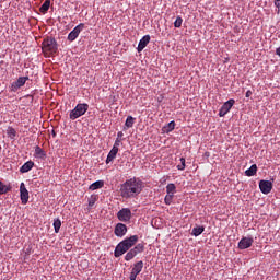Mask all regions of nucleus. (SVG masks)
Instances as JSON below:
<instances>
[{"label":"nucleus","mask_w":280,"mask_h":280,"mask_svg":"<svg viewBox=\"0 0 280 280\" xmlns=\"http://www.w3.org/2000/svg\"><path fill=\"white\" fill-rule=\"evenodd\" d=\"M139 242L138 235H131L130 237H127L122 240L115 248L114 257H121V255H126L135 244Z\"/></svg>","instance_id":"2"},{"label":"nucleus","mask_w":280,"mask_h":280,"mask_svg":"<svg viewBox=\"0 0 280 280\" xmlns=\"http://www.w3.org/2000/svg\"><path fill=\"white\" fill-rule=\"evenodd\" d=\"M234 105L235 100L233 98H230L228 102H225L219 110V117H224L225 115H228Z\"/></svg>","instance_id":"6"},{"label":"nucleus","mask_w":280,"mask_h":280,"mask_svg":"<svg viewBox=\"0 0 280 280\" xmlns=\"http://www.w3.org/2000/svg\"><path fill=\"white\" fill-rule=\"evenodd\" d=\"M97 202V196H91L89 198V207L92 208Z\"/></svg>","instance_id":"32"},{"label":"nucleus","mask_w":280,"mask_h":280,"mask_svg":"<svg viewBox=\"0 0 280 280\" xmlns=\"http://www.w3.org/2000/svg\"><path fill=\"white\" fill-rule=\"evenodd\" d=\"M0 151H1V145H0Z\"/></svg>","instance_id":"41"},{"label":"nucleus","mask_w":280,"mask_h":280,"mask_svg":"<svg viewBox=\"0 0 280 280\" xmlns=\"http://www.w3.org/2000/svg\"><path fill=\"white\" fill-rule=\"evenodd\" d=\"M126 128H132L135 126V117L128 116L125 121Z\"/></svg>","instance_id":"26"},{"label":"nucleus","mask_w":280,"mask_h":280,"mask_svg":"<svg viewBox=\"0 0 280 280\" xmlns=\"http://www.w3.org/2000/svg\"><path fill=\"white\" fill-rule=\"evenodd\" d=\"M143 180L139 177H132L127 179L124 184L120 186V196L121 198H125L126 200L130 198H137L139 194L143 191Z\"/></svg>","instance_id":"1"},{"label":"nucleus","mask_w":280,"mask_h":280,"mask_svg":"<svg viewBox=\"0 0 280 280\" xmlns=\"http://www.w3.org/2000/svg\"><path fill=\"white\" fill-rule=\"evenodd\" d=\"M8 191H12V186L3 184V182L0 180V196H3V194H8Z\"/></svg>","instance_id":"19"},{"label":"nucleus","mask_w":280,"mask_h":280,"mask_svg":"<svg viewBox=\"0 0 280 280\" xmlns=\"http://www.w3.org/2000/svg\"><path fill=\"white\" fill-rule=\"evenodd\" d=\"M119 152V150L117 149H113L109 151L107 159H106V164L108 165V163H113V161H115V159H117V153Z\"/></svg>","instance_id":"15"},{"label":"nucleus","mask_w":280,"mask_h":280,"mask_svg":"<svg viewBox=\"0 0 280 280\" xmlns=\"http://www.w3.org/2000/svg\"><path fill=\"white\" fill-rule=\"evenodd\" d=\"M172 200H174V195L166 194L164 198L165 205H172Z\"/></svg>","instance_id":"30"},{"label":"nucleus","mask_w":280,"mask_h":280,"mask_svg":"<svg viewBox=\"0 0 280 280\" xmlns=\"http://www.w3.org/2000/svg\"><path fill=\"white\" fill-rule=\"evenodd\" d=\"M60 226H62V221H60V219H56L54 221L55 233H60Z\"/></svg>","instance_id":"29"},{"label":"nucleus","mask_w":280,"mask_h":280,"mask_svg":"<svg viewBox=\"0 0 280 280\" xmlns=\"http://www.w3.org/2000/svg\"><path fill=\"white\" fill-rule=\"evenodd\" d=\"M276 55H277V56H280V47H278V48L276 49Z\"/></svg>","instance_id":"39"},{"label":"nucleus","mask_w":280,"mask_h":280,"mask_svg":"<svg viewBox=\"0 0 280 280\" xmlns=\"http://www.w3.org/2000/svg\"><path fill=\"white\" fill-rule=\"evenodd\" d=\"M174 128H176V122L172 120L171 122H168L166 126L163 127V130L164 132H172Z\"/></svg>","instance_id":"25"},{"label":"nucleus","mask_w":280,"mask_h":280,"mask_svg":"<svg viewBox=\"0 0 280 280\" xmlns=\"http://www.w3.org/2000/svg\"><path fill=\"white\" fill-rule=\"evenodd\" d=\"M278 3H280V1H278Z\"/></svg>","instance_id":"42"},{"label":"nucleus","mask_w":280,"mask_h":280,"mask_svg":"<svg viewBox=\"0 0 280 280\" xmlns=\"http://www.w3.org/2000/svg\"><path fill=\"white\" fill-rule=\"evenodd\" d=\"M253 242H255V240H253V237H243L238 242L240 250H246V248H250L253 246Z\"/></svg>","instance_id":"12"},{"label":"nucleus","mask_w":280,"mask_h":280,"mask_svg":"<svg viewBox=\"0 0 280 280\" xmlns=\"http://www.w3.org/2000/svg\"><path fill=\"white\" fill-rule=\"evenodd\" d=\"M280 0H273V3L276 5V8H278V13H279V10H280V3H279Z\"/></svg>","instance_id":"36"},{"label":"nucleus","mask_w":280,"mask_h":280,"mask_svg":"<svg viewBox=\"0 0 280 280\" xmlns=\"http://www.w3.org/2000/svg\"><path fill=\"white\" fill-rule=\"evenodd\" d=\"M133 250L139 255L145 250V245L143 243H139L133 247Z\"/></svg>","instance_id":"28"},{"label":"nucleus","mask_w":280,"mask_h":280,"mask_svg":"<svg viewBox=\"0 0 280 280\" xmlns=\"http://www.w3.org/2000/svg\"><path fill=\"white\" fill-rule=\"evenodd\" d=\"M50 5H51V0L44 1L42 7L39 8V12H42V14H45L46 12H49Z\"/></svg>","instance_id":"18"},{"label":"nucleus","mask_w":280,"mask_h":280,"mask_svg":"<svg viewBox=\"0 0 280 280\" xmlns=\"http://www.w3.org/2000/svg\"><path fill=\"white\" fill-rule=\"evenodd\" d=\"M7 135H8V137L10 139H15V137H16V129H14L13 127H8Z\"/></svg>","instance_id":"27"},{"label":"nucleus","mask_w":280,"mask_h":280,"mask_svg":"<svg viewBox=\"0 0 280 280\" xmlns=\"http://www.w3.org/2000/svg\"><path fill=\"white\" fill-rule=\"evenodd\" d=\"M150 43V35H144L139 44H138V51L141 52V50L144 48V47H148V44Z\"/></svg>","instance_id":"13"},{"label":"nucleus","mask_w":280,"mask_h":280,"mask_svg":"<svg viewBox=\"0 0 280 280\" xmlns=\"http://www.w3.org/2000/svg\"><path fill=\"white\" fill-rule=\"evenodd\" d=\"M88 110H89V104H86V103H79L70 112L69 117H70V119L72 121H75V119H79V117H82L83 115H86Z\"/></svg>","instance_id":"4"},{"label":"nucleus","mask_w":280,"mask_h":280,"mask_svg":"<svg viewBox=\"0 0 280 280\" xmlns=\"http://www.w3.org/2000/svg\"><path fill=\"white\" fill-rule=\"evenodd\" d=\"M119 222H130L132 220V211L130 208H122L117 212Z\"/></svg>","instance_id":"5"},{"label":"nucleus","mask_w":280,"mask_h":280,"mask_svg":"<svg viewBox=\"0 0 280 280\" xmlns=\"http://www.w3.org/2000/svg\"><path fill=\"white\" fill-rule=\"evenodd\" d=\"M259 189L261 194L268 195L272 191V182L261 179L259 182Z\"/></svg>","instance_id":"10"},{"label":"nucleus","mask_w":280,"mask_h":280,"mask_svg":"<svg viewBox=\"0 0 280 280\" xmlns=\"http://www.w3.org/2000/svg\"><path fill=\"white\" fill-rule=\"evenodd\" d=\"M84 30V23H80L79 25H77L68 35V40H70V43H73V40H75V38H78L80 36V32H82Z\"/></svg>","instance_id":"8"},{"label":"nucleus","mask_w":280,"mask_h":280,"mask_svg":"<svg viewBox=\"0 0 280 280\" xmlns=\"http://www.w3.org/2000/svg\"><path fill=\"white\" fill-rule=\"evenodd\" d=\"M138 275L133 273L132 271L130 272L129 279L130 280H137Z\"/></svg>","instance_id":"35"},{"label":"nucleus","mask_w":280,"mask_h":280,"mask_svg":"<svg viewBox=\"0 0 280 280\" xmlns=\"http://www.w3.org/2000/svg\"><path fill=\"white\" fill-rule=\"evenodd\" d=\"M257 174V164H253L248 170L245 171V176H255Z\"/></svg>","instance_id":"23"},{"label":"nucleus","mask_w":280,"mask_h":280,"mask_svg":"<svg viewBox=\"0 0 280 280\" xmlns=\"http://www.w3.org/2000/svg\"><path fill=\"white\" fill-rule=\"evenodd\" d=\"M177 170H185V158H180V164L177 165Z\"/></svg>","instance_id":"34"},{"label":"nucleus","mask_w":280,"mask_h":280,"mask_svg":"<svg viewBox=\"0 0 280 280\" xmlns=\"http://www.w3.org/2000/svg\"><path fill=\"white\" fill-rule=\"evenodd\" d=\"M250 95H253V91L248 90V91L245 93V97H250Z\"/></svg>","instance_id":"37"},{"label":"nucleus","mask_w":280,"mask_h":280,"mask_svg":"<svg viewBox=\"0 0 280 280\" xmlns=\"http://www.w3.org/2000/svg\"><path fill=\"white\" fill-rule=\"evenodd\" d=\"M42 51L44 56H54L58 51V42L54 37H46L42 43Z\"/></svg>","instance_id":"3"},{"label":"nucleus","mask_w":280,"mask_h":280,"mask_svg":"<svg viewBox=\"0 0 280 280\" xmlns=\"http://www.w3.org/2000/svg\"><path fill=\"white\" fill-rule=\"evenodd\" d=\"M166 194L171 195V196H174V194H176V185L171 183V184H167L166 186Z\"/></svg>","instance_id":"24"},{"label":"nucleus","mask_w":280,"mask_h":280,"mask_svg":"<svg viewBox=\"0 0 280 280\" xmlns=\"http://www.w3.org/2000/svg\"><path fill=\"white\" fill-rule=\"evenodd\" d=\"M20 198L22 205H27V202H30V191L25 187V183H21L20 185Z\"/></svg>","instance_id":"9"},{"label":"nucleus","mask_w":280,"mask_h":280,"mask_svg":"<svg viewBox=\"0 0 280 280\" xmlns=\"http://www.w3.org/2000/svg\"><path fill=\"white\" fill-rule=\"evenodd\" d=\"M137 255H139V254L135 250V248H131V249L126 254L125 260H126V261H130V260L135 259V257H137Z\"/></svg>","instance_id":"22"},{"label":"nucleus","mask_w":280,"mask_h":280,"mask_svg":"<svg viewBox=\"0 0 280 280\" xmlns=\"http://www.w3.org/2000/svg\"><path fill=\"white\" fill-rule=\"evenodd\" d=\"M102 187H104V180H97L90 185L89 189L95 191V189H102Z\"/></svg>","instance_id":"20"},{"label":"nucleus","mask_w":280,"mask_h":280,"mask_svg":"<svg viewBox=\"0 0 280 280\" xmlns=\"http://www.w3.org/2000/svg\"><path fill=\"white\" fill-rule=\"evenodd\" d=\"M183 26V18L177 16L174 22V27H182Z\"/></svg>","instance_id":"31"},{"label":"nucleus","mask_w":280,"mask_h":280,"mask_svg":"<svg viewBox=\"0 0 280 280\" xmlns=\"http://www.w3.org/2000/svg\"><path fill=\"white\" fill-rule=\"evenodd\" d=\"M35 156L36 159H47V153L39 145L35 147Z\"/></svg>","instance_id":"16"},{"label":"nucleus","mask_w":280,"mask_h":280,"mask_svg":"<svg viewBox=\"0 0 280 280\" xmlns=\"http://www.w3.org/2000/svg\"><path fill=\"white\" fill-rule=\"evenodd\" d=\"M27 80H30V77H20V78H18L16 81L11 83L12 93H16V91H19V89H21L22 86H25V82H27Z\"/></svg>","instance_id":"7"},{"label":"nucleus","mask_w":280,"mask_h":280,"mask_svg":"<svg viewBox=\"0 0 280 280\" xmlns=\"http://www.w3.org/2000/svg\"><path fill=\"white\" fill-rule=\"evenodd\" d=\"M202 233H205V226H195L191 231V235H194V237H198L199 235H202Z\"/></svg>","instance_id":"21"},{"label":"nucleus","mask_w":280,"mask_h":280,"mask_svg":"<svg viewBox=\"0 0 280 280\" xmlns=\"http://www.w3.org/2000/svg\"><path fill=\"white\" fill-rule=\"evenodd\" d=\"M141 270H143V262L142 260L136 262L131 269V272H133V275H141Z\"/></svg>","instance_id":"17"},{"label":"nucleus","mask_w":280,"mask_h":280,"mask_svg":"<svg viewBox=\"0 0 280 280\" xmlns=\"http://www.w3.org/2000/svg\"><path fill=\"white\" fill-rule=\"evenodd\" d=\"M128 233V226L124 223H117L115 229H114V234L116 237H124Z\"/></svg>","instance_id":"11"},{"label":"nucleus","mask_w":280,"mask_h":280,"mask_svg":"<svg viewBox=\"0 0 280 280\" xmlns=\"http://www.w3.org/2000/svg\"><path fill=\"white\" fill-rule=\"evenodd\" d=\"M3 62H4L3 60H2V61H0V65H3Z\"/></svg>","instance_id":"40"},{"label":"nucleus","mask_w":280,"mask_h":280,"mask_svg":"<svg viewBox=\"0 0 280 280\" xmlns=\"http://www.w3.org/2000/svg\"><path fill=\"white\" fill-rule=\"evenodd\" d=\"M33 167L34 163L32 161H27L20 167V172L21 174H27V172H30Z\"/></svg>","instance_id":"14"},{"label":"nucleus","mask_w":280,"mask_h":280,"mask_svg":"<svg viewBox=\"0 0 280 280\" xmlns=\"http://www.w3.org/2000/svg\"><path fill=\"white\" fill-rule=\"evenodd\" d=\"M121 137H124V132H122V131H119V132L117 133V139H121Z\"/></svg>","instance_id":"38"},{"label":"nucleus","mask_w":280,"mask_h":280,"mask_svg":"<svg viewBox=\"0 0 280 280\" xmlns=\"http://www.w3.org/2000/svg\"><path fill=\"white\" fill-rule=\"evenodd\" d=\"M121 145V139L117 138L114 142L113 149L119 150V147Z\"/></svg>","instance_id":"33"}]
</instances>
